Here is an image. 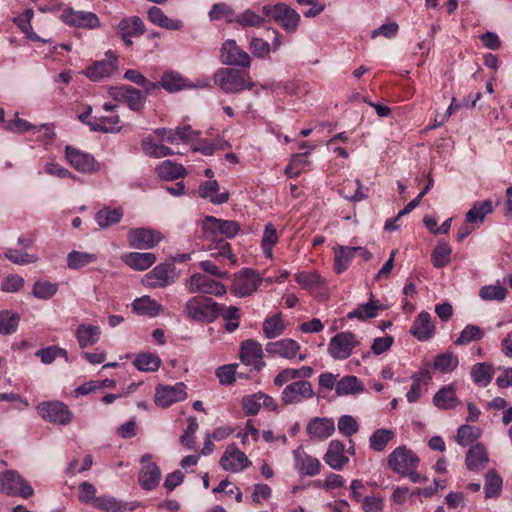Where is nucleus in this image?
<instances>
[{
    "label": "nucleus",
    "instance_id": "obj_1",
    "mask_svg": "<svg viewBox=\"0 0 512 512\" xmlns=\"http://www.w3.org/2000/svg\"><path fill=\"white\" fill-rule=\"evenodd\" d=\"M222 305L214 302L209 297L196 296L187 301L185 310L187 316L198 322L211 323L218 316Z\"/></svg>",
    "mask_w": 512,
    "mask_h": 512
},
{
    "label": "nucleus",
    "instance_id": "obj_2",
    "mask_svg": "<svg viewBox=\"0 0 512 512\" xmlns=\"http://www.w3.org/2000/svg\"><path fill=\"white\" fill-rule=\"evenodd\" d=\"M0 492L27 499L33 495L34 490L17 471L7 470L0 474Z\"/></svg>",
    "mask_w": 512,
    "mask_h": 512
},
{
    "label": "nucleus",
    "instance_id": "obj_3",
    "mask_svg": "<svg viewBox=\"0 0 512 512\" xmlns=\"http://www.w3.org/2000/svg\"><path fill=\"white\" fill-rule=\"evenodd\" d=\"M36 410L42 419L56 425H67L73 418L68 406L60 401L41 402Z\"/></svg>",
    "mask_w": 512,
    "mask_h": 512
},
{
    "label": "nucleus",
    "instance_id": "obj_4",
    "mask_svg": "<svg viewBox=\"0 0 512 512\" xmlns=\"http://www.w3.org/2000/svg\"><path fill=\"white\" fill-rule=\"evenodd\" d=\"M261 281L255 270L244 268L234 275L231 291L238 297L250 296L258 289Z\"/></svg>",
    "mask_w": 512,
    "mask_h": 512
},
{
    "label": "nucleus",
    "instance_id": "obj_5",
    "mask_svg": "<svg viewBox=\"0 0 512 512\" xmlns=\"http://www.w3.org/2000/svg\"><path fill=\"white\" fill-rule=\"evenodd\" d=\"M388 466L395 473H407L408 469H416L419 464V457L406 446H399L389 454Z\"/></svg>",
    "mask_w": 512,
    "mask_h": 512
},
{
    "label": "nucleus",
    "instance_id": "obj_6",
    "mask_svg": "<svg viewBox=\"0 0 512 512\" xmlns=\"http://www.w3.org/2000/svg\"><path fill=\"white\" fill-rule=\"evenodd\" d=\"M216 84L227 93H238L244 89H252V83H246L241 73L232 68H221L215 74Z\"/></svg>",
    "mask_w": 512,
    "mask_h": 512
},
{
    "label": "nucleus",
    "instance_id": "obj_7",
    "mask_svg": "<svg viewBox=\"0 0 512 512\" xmlns=\"http://www.w3.org/2000/svg\"><path fill=\"white\" fill-rule=\"evenodd\" d=\"M187 386L183 382L175 385L159 384L155 389V404L161 408H167L174 403L184 401L187 398Z\"/></svg>",
    "mask_w": 512,
    "mask_h": 512
},
{
    "label": "nucleus",
    "instance_id": "obj_8",
    "mask_svg": "<svg viewBox=\"0 0 512 512\" xmlns=\"http://www.w3.org/2000/svg\"><path fill=\"white\" fill-rule=\"evenodd\" d=\"M65 156L69 164L80 173L91 174L100 171L101 166L89 153L66 146Z\"/></svg>",
    "mask_w": 512,
    "mask_h": 512
},
{
    "label": "nucleus",
    "instance_id": "obj_9",
    "mask_svg": "<svg viewBox=\"0 0 512 512\" xmlns=\"http://www.w3.org/2000/svg\"><path fill=\"white\" fill-rule=\"evenodd\" d=\"M358 344L355 335L351 332H340L331 338L328 353L335 360H345Z\"/></svg>",
    "mask_w": 512,
    "mask_h": 512
},
{
    "label": "nucleus",
    "instance_id": "obj_10",
    "mask_svg": "<svg viewBox=\"0 0 512 512\" xmlns=\"http://www.w3.org/2000/svg\"><path fill=\"white\" fill-rule=\"evenodd\" d=\"M313 396L312 384L307 380H297L286 385L281 393V400L285 405L299 404Z\"/></svg>",
    "mask_w": 512,
    "mask_h": 512
},
{
    "label": "nucleus",
    "instance_id": "obj_11",
    "mask_svg": "<svg viewBox=\"0 0 512 512\" xmlns=\"http://www.w3.org/2000/svg\"><path fill=\"white\" fill-rule=\"evenodd\" d=\"M262 345L254 339H247L240 346V360L250 366L251 370L260 371L264 366Z\"/></svg>",
    "mask_w": 512,
    "mask_h": 512
},
{
    "label": "nucleus",
    "instance_id": "obj_12",
    "mask_svg": "<svg viewBox=\"0 0 512 512\" xmlns=\"http://www.w3.org/2000/svg\"><path fill=\"white\" fill-rule=\"evenodd\" d=\"M188 288L191 293L211 294L215 296H222L227 291L224 284L201 273H195L189 278Z\"/></svg>",
    "mask_w": 512,
    "mask_h": 512
},
{
    "label": "nucleus",
    "instance_id": "obj_13",
    "mask_svg": "<svg viewBox=\"0 0 512 512\" xmlns=\"http://www.w3.org/2000/svg\"><path fill=\"white\" fill-rule=\"evenodd\" d=\"M163 236L151 228H133L127 233L129 245L136 249H150L156 246Z\"/></svg>",
    "mask_w": 512,
    "mask_h": 512
},
{
    "label": "nucleus",
    "instance_id": "obj_14",
    "mask_svg": "<svg viewBox=\"0 0 512 512\" xmlns=\"http://www.w3.org/2000/svg\"><path fill=\"white\" fill-rule=\"evenodd\" d=\"M220 466L233 473L243 471L251 465V461L235 444H230L220 459Z\"/></svg>",
    "mask_w": 512,
    "mask_h": 512
},
{
    "label": "nucleus",
    "instance_id": "obj_15",
    "mask_svg": "<svg viewBox=\"0 0 512 512\" xmlns=\"http://www.w3.org/2000/svg\"><path fill=\"white\" fill-rule=\"evenodd\" d=\"M221 60L226 65L241 66L248 68L251 64L249 54L240 48L235 40L229 39L224 42L221 48Z\"/></svg>",
    "mask_w": 512,
    "mask_h": 512
},
{
    "label": "nucleus",
    "instance_id": "obj_16",
    "mask_svg": "<svg viewBox=\"0 0 512 512\" xmlns=\"http://www.w3.org/2000/svg\"><path fill=\"white\" fill-rule=\"evenodd\" d=\"M117 71V56L111 51L106 53V59L94 62L83 72L92 81H100L112 76Z\"/></svg>",
    "mask_w": 512,
    "mask_h": 512
},
{
    "label": "nucleus",
    "instance_id": "obj_17",
    "mask_svg": "<svg viewBox=\"0 0 512 512\" xmlns=\"http://www.w3.org/2000/svg\"><path fill=\"white\" fill-rule=\"evenodd\" d=\"M203 230L207 234L224 235L226 238L235 237L240 231V225L234 220H222L214 216H207L203 221Z\"/></svg>",
    "mask_w": 512,
    "mask_h": 512
},
{
    "label": "nucleus",
    "instance_id": "obj_18",
    "mask_svg": "<svg viewBox=\"0 0 512 512\" xmlns=\"http://www.w3.org/2000/svg\"><path fill=\"white\" fill-rule=\"evenodd\" d=\"M61 19L63 22L70 26L90 29L99 26V18L95 13L86 11H76L72 8L64 10L61 15Z\"/></svg>",
    "mask_w": 512,
    "mask_h": 512
},
{
    "label": "nucleus",
    "instance_id": "obj_19",
    "mask_svg": "<svg viewBox=\"0 0 512 512\" xmlns=\"http://www.w3.org/2000/svg\"><path fill=\"white\" fill-rule=\"evenodd\" d=\"M300 344L290 338L281 339L274 342H268L265 350L272 356H280L282 358L292 360L300 351Z\"/></svg>",
    "mask_w": 512,
    "mask_h": 512
},
{
    "label": "nucleus",
    "instance_id": "obj_20",
    "mask_svg": "<svg viewBox=\"0 0 512 512\" xmlns=\"http://www.w3.org/2000/svg\"><path fill=\"white\" fill-rule=\"evenodd\" d=\"M410 333L419 341H427L435 334V325L431 315L426 311H421L415 318Z\"/></svg>",
    "mask_w": 512,
    "mask_h": 512
},
{
    "label": "nucleus",
    "instance_id": "obj_21",
    "mask_svg": "<svg viewBox=\"0 0 512 512\" xmlns=\"http://www.w3.org/2000/svg\"><path fill=\"white\" fill-rule=\"evenodd\" d=\"M287 33H294L298 29L299 13L284 3H278L274 19Z\"/></svg>",
    "mask_w": 512,
    "mask_h": 512
},
{
    "label": "nucleus",
    "instance_id": "obj_22",
    "mask_svg": "<svg viewBox=\"0 0 512 512\" xmlns=\"http://www.w3.org/2000/svg\"><path fill=\"white\" fill-rule=\"evenodd\" d=\"M295 467L300 474L315 476L320 472L321 463L317 458L308 455L301 447L294 451Z\"/></svg>",
    "mask_w": 512,
    "mask_h": 512
},
{
    "label": "nucleus",
    "instance_id": "obj_23",
    "mask_svg": "<svg viewBox=\"0 0 512 512\" xmlns=\"http://www.w3.org/2000/svg\"><path fill=\"white\" fill-rule=\"evenodd\" d=\"M306 430L311 438L324 440L333 434L335 425L331 418L315 417L309 421Z\"/></svg>",
    "mask_w": 512,
    "mask_h": 512
},
{
    "label": "nucleus",
    "instance_id": "obj_24",
    "mask_svg": "<svg viewBox=\"0 0 512 512\" xmlns=\"http://www.w3.org/2000/svg\"><path fill=\"white\" fill-rule=\"evenodd\" d=\"M172 268L168 264H160L154 267L143 278V284L149 288L165 287L170 283Z\"/></svg>",
    "mask_w": 512,
    "mask_h": 512
},
{
    "label": "nucleus",
    "instance_id": "obj_25",
    "mask_svg": "<svg viewBox=\"0 0 512 512\" xmlns=\"http://www.w3.org/2000/svg\"><path fill=\"white\" fill-rule=\"evenodd\" d=\"M344 445L339 440H332L324 456V461L334 470H341L349 461L344 455Z\"/></svg>",
    "mask_w": 512,
    "mask_h": 512
},
{
    "label": "nucleus",
    "instance_id": "obj_26",
    "mask_svg": "<svg viewBox=\"0 0 512 512\" xmlns=\"http://www.w3.org/2000/svg\"><path fill=\"white\" fill-rule=\"evenodd\" d=\"M358 250H361V247L337 245L333 248L334 270L336 274H341L348 269Z\"/></svg>",
    "mask_w": 512,
    "mask_h": 512
},
{
    "label": "nucleus",
    "instance_id": "obj_27",
    "mask_svg": "<svg viewBox=\"0 0 512 512\" xmlns=\"http://www.w3.org/2000/svg\"><path fill=\"white\" fill-rule=\"evenodd\" d=\"M489 462V456L480 443L473 445L466 454V467L470 471H479L483 469Z\"/></svg>",
    "mask_w": 512,
    "mask_h": 512
},
{
    "label": "nucleus",
    "instance_id": "obj_28",
    "mask_svg": "<svg viewBox=\"0 0 512 512\" xmlns=\"http://www.w3.org/2000/svg\"><path fill=\"white\" fill-rule=\"evenodd\" d=\"M101 335V329L99 326L82 323L77 326L75 336L80 348H86L96 344Z\"/></svg>",
    "mask_w": 512,
    "mask_h": 512
},
{
    "label": "nucleus",
    "instance_id": "obj_29",
    "mask_svg": "<svg viewBox=\"0 0 512 512\" xmlns=\"http://www.w3.org/2000/svg\"><path fill=\"white\" fill-rule=\"evenodd\" d=\"M147 18L154 25H157L161 28H165L167 30H180L183 27V22L179 19H171L169 18L161 8L157 6H152L147 11Z\"/></svg>",
    "mask_w": 512,
    "mask_h": 512
},
{
    "label": "nucleus",
    "instance_id": "obj_30",
    "mask_svg": "<svg viewBox=\"0 0 512 512\" xmlns=\"http://www.w3.org/2000/svg\"><path fill=\"white\" fill-rule=\"evenodd\" d=\"M122 260L132 269L144 271L156 262V256L151 252H130L124 254Z\"/></svg>",
    "mask_w": 512,
    "mask_h": 512
},
{
    "label": "nucleus",
    "instance_id": "obj_31",
    "mask_svg": "<svg viewBox=\"0 0 512 512\" xmlns=\"http://www.w3.org/2000/svg\"><path fill=\"white\" fill-rule=\"evenodd\" d=\"M219 184L216 180L203 182L199 187V194L204 199H209L213 204H224L229 200V192L218 193Z\"/></svg>",
    "mask_w": 512,
    "mask_h": 512
},
{
    "label": "nucleus",
    "instance_id": "obj_32",
    "mask_svg": "<svg viewBox=\"0 0 512 512\" xmlns=\"http://www.w3.org/2000/svg\"><path fill=\"white\" fill-rule=\"evenodd\" d=\"M434 405L439 409H452L456 407L460 401L456 396V390L453 384L441 388L433 397Z\"/></svg>",
    "mask_w": 512,
    "mask_h": 512
},
{
    "label": "nucleus",
    "instance_id": "obj_33",
    "mask_svg": "<svg viewBox=\"0 0 512 512\" xmlns=\"http://www.w3.org/2000/svg\"><path fill=\"white\" fill-rule=\"evenodd\" d=\"M157 175L165 181H173L183 178L186 175V169L183 165L171 160H164L156 167Z\"/></svg>",
    "mask_w": 512,
    "mask_h": 512
},
{
    "label": "nucleus",
    "instance_id": "obj_34",
    "mask_svg": "<svg viewBox=\"0 0 512 512\" xmlns=\"http://www.w3.org/2000/svg\"><path fill=\"white\" fill-rule=\"evenodd\" d=\"M120 122L118 115L100 116L91 118V122L88 126L91 131L103 132V133H114L119 132L121 128L118 126Z\"/></svg>",
    "mask_w": 512,
    "mask_h": 512
},
{
    "label": "nucleus",
    "instance_id": "obj_35",
    "mask_svg": "<svg viewBox=\"0 0 512 512\" xmlns=\"http://www.w3.org/2000/svg\"><path fill=\"white\" fill-rule=\"evenodd\" d=\"M385 307L379 302V300H371L366 304L359 305L356 309L348 312V319H358L360 321H366L368 319L375 318L380 310Z\"/></svg>",
    "mask_w": 512,
    "mask_h": 512
},
{
    "label": "nucleus",
    "instance_id": "obj_36",
    "mask_svg": "<svg viewBox=\"0 0 512 512\" xmlns=\"http://www.w3.org/2000/svg\"><path fill=\"white\" fill-rule=\"evenodd\" d=\"M161 471L155 463L149 462L144 465L139 473V484L146 490L154 489L160 480Z\"/></svg>",
    "mask_w": 512,
    "mask_h": 512
},
{
    "label": "nucleus",
    "instance_id": "obj_37",
    "mask_svg": "<svg viewBox=\"0 0 512 512\" xmlns=\"http://www.w3.org/2000/svg\"><path fill=\"white\" fill-rule=\"evenodd\" d=\"M132 310L138 315L155 317L161 312L162 306L150 296H142L132 302Z\"/></svg>",
    "mask_w": 512,
    "mask_h": 512
},
{
    "label": "nucleus",
    "instance_id": "obj_38",
    "mask_svg": "<svg viewBox=\"0 0 512 512\" xmlns=\"http://www.w3.org/2000/svg\"><path fill=\"white\" fill-rule=\"evenodd\" d=\"M364 390L363 384L353 375L342 377L336 384L337 396H347L361 393Z\"/></svg>",
    "mask_w": 512,
    "mask_h": 512
},
{
    "label": "nucleus",
    "instance_id": "obj_39",
    "mask_svg": "<svg viewBox=\"0 0 512 512\" xmlns=\"http://www.w3.org/2000/svg\"><path fill=\"white\" fill-rule=\"evenodd\" d=\"M118 29L121 36L138 37L145 32L144 23L138 16L123 18L118 24Z\"/></svg>",
    "mask_w": 512,
    "mask_h": 512
},
{
    "label": "nucleus",
    "instance_id": "obj_40",
    "mask_svg": "<svg viewBox=\"0 0 512 512\" xmlns=\"http://www.w3.org/2000/svg\"><path fill=\"white\" fill-rule=\"evenodd\" d=\"M493 211L491 200L476 202L472 208L466 213V221L470 224H481L486 215Z\"/></svg>",
    "mask_w": 512,
    "mask_h": 512
},
{
    "label": "nucleus",
    "instance_id": "obj_41",
    "mask_svg": "<svg viewBox=\"0 0 512 512\" xmlns=\"http://www.w3.org/2000/svg\"><path fill=\"white\" fill-rule=\"evenodd\" d=\"M158 87H163L168 92H177L186 87H193L192 85H188L186 80L176 72H165L160 80L157 83Z\"/></svg>",
    "mask_w": 512,
    "mask_h": 512
},
{
    "label": "nucleus",
    "instance_id": "obj_42",
    "mask_svg": "<svg viewBox=\"0 0 512 512\" xmlns=\"http://www.w3.org/2000/svg\"><path fill=\"white\" fill-rule=\"evenodd\" d=\"M123 217L121 208L108 209L104 208L99 210L95 215V221L101 228H107L111 225L117 224Z\"/></svg>",
    "mask_w": 512,
    "mask_h": 512
},
{
    "label": "nucleus",
    "instance_id": "obj_43",
    "mask_svg": "<svg viewBox=\"0 0 512 512\" xmlns=\"http://www.w3.org/2000/svg\"><path fill=\"white\" fill-rule=\"evenodd\" d=\"M394 431L391 429H377L369 438V446L372 450L380 452L385 449L390 440L394 438Z\"/></svg>",
    "mask_w": 512,
    "mask_h": 512
},
{
    "label": "nucleus",
    "instance_id": "obj_44",
    "mask_svg": "<svg viewBox=\"0 0 512 512\" xmlns=\"http://www.w3.org/2000/svg\"><path fill=\"white\" fill-rule=\"evenodd\" d=\"M94 507L104 512H124L126 503L113 496L102 495L95 499Z\"/></svg>",
    "mask_w": 512,
    "mask_h": 512
},
{
    "label": "nucleus",
    "instance_id": "obj_45",
    "mask_svg": "<svg viewBox=\"0 0 512 512\" xmlns=\"http://www.w3.org/2000/svg\"><path fill=\"white\" fill-rule=\"evenodd\" d=\"M133 363L140 371L154 372L160 367L161 360L154 353H141L137 355Z\"/></svg>",
    "mask_w": 512,
    "mask_h": 512
},
{
    "label": "nucleus",
    "instance_id": "obj_46",
    "mask_svg": "<svg viewBox=\"0 0 512 512\" xmlns=\"http://www.w3.org/2000/svg\"><path fill=\"white\" fill-rule=\"evenodd\" d=\"M481 436V429L470 425H461L457 430L456 442L461 446L473 444Z\"/></svg>",
    "mask_w": 512,
    "mask_h": 512
},
{
    "label": "nucleus",
    "instance_id": "obj_47",
    "mask_svg": "<svg viewBox=\"0 0 512 512\" xmlns=\"http://www.w3.org/2000/svg\"><path fill=\"white\" fill-rule=\"evenodd\" d=\"M503 481L495 470H489L485 476L484 491L486 498L497 497L502 490Z\"/></svg>",
    "mask_w": 512,
    "mask_h": 512
},
{
    "label": "nucleus",
    "instance_id": "obj_48",
    "mask_svg": "<svg viewBox=\"0 0 512 512\" xmlns=\"http://www.w3.org/2000/svg\"><path fill=\"white\" fill-rule=\"evenodd\" d=\"M493 368L487 363H477L472 367L471 377L476 384L487 386L493 376Z\"/></svg>",
    "mask_w": 512,
    "mask_h": 512
},
{
    "label": "nucleus",
    "instance_id": "obj_49",
    "mask_svg": "<svg viewBox=\"0 0 512 512\" xmlns=\"http://www.w3.org/2000/svg\"><path fill=\"white\" fill-rule=\"evenodd\" d=\"M20 317L10 310L0 311V334L10 335L17 330Z\"/></svg>",
    "mask_w": 512,
    "mask_h": 512
},
{
    "label": "nucleus",
    "instance_id": "obj_50",
    "mask_svg": "<svg viewBox=\"0 0 512 512\" xmlns=\"http://www.w3.org/2000/svg\"><path fill=\"white\" fill-rule=\"evenodd\" d=\"M278 242V233L276 228L273 226V224L268 223L265 226L262 240H261V247L263 250L264 255L267 258L273 257V246Z\"/></svg>",
    "mask_w": 512,
    "mask_h": 512
},
{
    "label": "nucleus",
    "instance_id": "obj_51",
    "mask_svg": "<svg viewBox=\"0 0 512 512\" xmlns=\"http://www.w3.org/2000/svg\"><path fill=\"white\" fill-rule=\"evenodd\" d=\"M458 363V357L453 352H445L435 357L434 368L442 373H448L455 370Z\"/></svg>",
    "mask_w": 512,
    "mask_h": 512
},
{
    "label": "nucleus",
    "instance_id": "obj_52",
    "mask_svg": "<svg viewBox=\"0 0 512 512\" xmlns=\"http://www.w3.org/2000/svg\"><path fill=\"white\" fill-rule=\"evenodd\" d=\"M297 283L304 289H317L325 284V279L317 272H300L296 275Z\"/></svg>",
    "mask_w": 512,
    "mask_h": 512
},
{
    "label": "nucleus",
    "instance_id": "obj_53",
    "mask_svg": "<svg viewBox=\"0 0 512 512\" xmlns=\"http://www.w3.org/2000/svg\"><path fill=\"white\" fill-rule=\"evenodd\" d=\"M484 337V331L477 325L469 324L461 331L455 344L459 346L468 345L473 341L481 340Z\"/></svg>",
    "mask_w": 512,
    "mask_h": 512
},
{
    "label": "nucleus",
    "instance_id": "obj_54",
    "mask_svg": "<svg viewBox=\"0 0 512 512\" xmlns=\"http://www.w3.org/2000/svg\"><path fill=\"white\" fill-rule=\"evenodd\" d=\"M97 260V256L92 253L72 251L67 256V266L70 269H80Z\"/></svg>",
    "mask_w": 512,
    "mask_h": 512
},
{
    "label": "nucleus",
    "instance_id": "obj_55",
    "mask_svg": "<svg viewBox=\"0 0 512 512\" xmlns=\"http://www.w3.org/2000/svg\"><path fill=\"white\" fill-rule=\"evenodd\" d=\"M58 291V284L45 280L36 281L33 285L32 294L37 299L48 300Z\"/></svg>",
    "mask_w": 512,
    "mask_h": 512
},
{
    "label": "nucleus",
    "instance_id": "obj_56",
    "mask_svg": "<svg viewBox=\"0 0 512 512\" xmlns=\"http://www.w3.org/2000/svg\"><path fill=\"white\" fill-rule=\"evenodd\" d=\"M451 247L448 243H439L432 252L431 259L433 265L440 269L450 263Z\"/></svg>",
    "mask_w": 512,
    "mask_h": 512
},
{
    "label": "nucleus",
    "instance_id": "obj_57",
    "mask_svg": "<svg viewBox=\"0 0 512 512\" xmlns=\"http://www.w3.org/2000/svg\"><path fill=\"white\" fill-rule=\"evenodd\" d=\"M284 329L285 325L279 314L267 318L263 322V332L266 338L278 337L284 332Z\"/></svg>",
    "mask_w": 512,
    "mask_h": 512
},
{
    "label": "nucleus",
    "instance_id": "obj_58",
    "mask_svg": "<svg viewBox=\"0 0 512 512\" xmlns=\"http://www.w3.org/2000/svg\"><path fill=\"white\" fill-rule=\"evenodd\" d=\"M142 149L148 156L153 158H163L174 154L171 148L163 144L155 143L149 138L143 140Z\"/></svg>",
    "mask_w": 512,
    "mask_h": 512
},
{
    "label": "nucleus",
    "instance_id": "obj_59",
    "mask_svg": "<svg viewBox=\"0 0 512 512\" xmlns=\"http://www.w3.org/2000/svg\"><path fill=\"white\" fill-rule=\"evenodd\" d=\"M124 79L131 81L141 87H143L146 91V94L151 93L153 90L158 88V84L156 82L149 81L143 74H141L138 70L129 69L124 73Z\"/></svg>",
    "mask_w": 512,
    "mask_h": 512
},
{
    "label": "nucleus",
    "instance_id": "obj_60",
    "mask_svg": "<svg viewBox=\"0 0 512 512\" xmlns=\"http://www.w3.org/2000/svg\"><path fill=\"white\" fill-rule=\"evenodd\" d=\"M226 321L225 329L228 332H234L239 327L240 310L235 306L225 307L222 305V309L219 313Z\"/></svg>",
    "mask_w": 512,
    "mask_h": 512
},
{
    "label": "nucleus",
    "instance_id": "obj_61",
    "mask_svg": "<svg viewBox=\"0 0 512 512\" xmlns=\"http://www.w3.org/2000/svg\"><path fill=\"white\" fill-rule=\"evenodd\" d=\"M234 21L242 27H260L264 24L265 18L254 11L247 9L239 14Z\"/></svg>",
    "mask_w": 512,
    "mask_h": 512
},
{
    "label": "nucleus",
    "instance_id": "obj_62",
    "mask_svg": "<svg viewBox=\"0 0 512 512\" xmlns=\"http://www.w3.org/2000/svg\"><path fill=\"white\" fill-rule=\"evenodd\" d=\"M36 355L41 358L44 364H51L57 357H63L68 361L67 351L57 346H50L48 348L40 349Z\"/></svg>",
    "mask_w": 512,
    "mask_h": 512
},
{
    "label": "nucleus",
    "instance_id": "obj_63",
    "mask_svg": "<svg viewBox=\"0 0 512 512\" xmlns=\"http://www.w3.org/2000/svg\"><path fill=\"white\" fill-rule=\"evenodd\" d=\"M38 128L28 122L27 120L21 119L18 116V113L15 114V118L9 120L5 124V130L11 133L22 134L27 131L37 130Z\"/></svg>",
    "mask_w": 512,
    "mask_h": 512
},
{
    "label": "nucleus",
    "instance_id": "obj_64",
    "mask_svg": "<svg viewBox=\"0 0 512 512\" xmlns=\"http://www.w3.org/2000/svg\"><path fill=\"white\" fill-rule=\"evenodd\" d=\"M480 297L487 301H502L506 297V289L501 285H486L480 289Z\"/></svg>",
    "mask_w": 512,
    "mask_h": 512
}]
</instances>
